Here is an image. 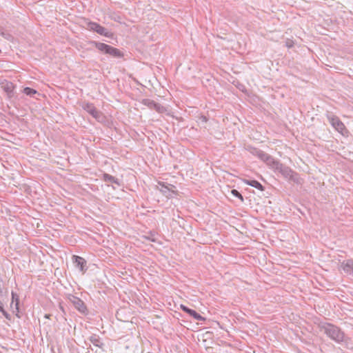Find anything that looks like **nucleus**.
Instances as JSON below:
<instances>
[{
    "label": "nucleus",
    "mask_w": 353,
    "mask_h": 353,
    "mask_svg": "<svg viewBox=\"0 0 353 353\" xmlns=\"http://www.w3.org/2000/svg\"><path fill=\"white\" fill-rule=\"evenodd\" d=\"M246 149L250 153L257 157L259 159L264 161L268 165L270 166V165L274 163V159L271 155L261 150L252 146H248Z\"/></svg>",
    "instance_id": "nucleus-4"
},
{
    "label": "nucleus",
    "mask_w": 353,
    "mask_h": 353,
    "mask_svg": "<svg viewBox=\"0 0 353 353\" xmlns=\"http://www.w3.org/2000/svg\"><path fill=\"white\" fill-rule=\"evenodd\" d=\"M72 261L75 264V266L79 268L81 272L83 273L86 272L88 269L86 268V261L83 257L73 255Z\"/></svg>",
    "instance_id": "nucleus-9"
},
{
    "label": "nucleus",
    "mask_w": 353,
    "mask_h": 353,
    "mask_svg": "<svg viewBox=\"0 0 353 353\" xmlns=\"http://www.w3.org/2000/svg\"><path fill=\"white\" fill-rule=\"evenodd\" d=\"M158 185H159L158 188L164 194H166L168 192H169L170 191V187H172V188L174 187V185H172L171 184L166 183L164 182H159Z\"/></svg>",
    "instance_id": "nucleus-15"
},
{
    "label": "nucleus",
    "mask_w": 353,
    "mask_h": 353,
    "mask_svg": "<svg viewBox=\"0 0 353 353\" xmlns=\"http://www.w3.org/2000/svg\"><path fill=\"white\" fill-rule=\"evenodd\" d=\"M319 327L321 331H323L330 339L338 343L344 341L345 333L336 325L330 323H323Z\"/></svg>",
    "instance_id": "nucleus-1"
},
{
    "label": "nucleus",
    "mask_w": 353,
    "mask_h": 353,
    "mask_svg": "<svg viewBox=\"0 0 353 353\" xmlns=\"http://www.w3.org/2000/svg\"><path fill=\"white\" fill-rule=\"evenodd\" d=\"M343 270L347 274L353 276V260L348 259L342 263Z\"/></svg>",
    "instance_id": "nucleus-12"
},
{
    "label": "nucleus",
    "mask_w": 353,
    "mask_h": 353,
    "mask_svg": "<svg viewBox=\"0 0 353 353\" xmlns=\"http://www.w3.org/2000/svg\"><path fill=\"white\" fill-rule=\"evenodd\" d=\"M91 43L104 54H109L114 58H121L123 57V53L118 48L95 41H92Z\"/></svg>",
    "instance_id": "nucleus-2"
},
{
    "label": "nucleus",
    "mask_w": 353,
    "mask_h": 353,
    "mask_svg": "<svg viewBox=\"0 0 353 353\" xmlns=\"http://www.w3.org/2000/svg\"><path fill=\"white\" fill-rule=\"evenodd\" d=\"M327 119L332 127L341 134H344V131L347 132L345 125L337 117L333 114L327 115Z\"/></svg>",
    "instance_id": "nucleus-7"
},
{
    "label": "nucleus",
    "mask_w": 353,
    "mask_h": 353,
    "mask_svg": "<svg viewBox=\"0 0 353 353\" xmlns=\"http://www.w3.org/2000/svg\"><path fill=\"white\" fill-rule=\"evenodd\" d=\"M180 307L184 312L189 314L190 316H192L195 320H197V321H205V317L202 316L200 314H199L194 310L190 309L184 305H181Z\"/></svg>",
    "instance_id": "nucleus-10"
},
{
    "label": "nucleus",
    "mask_w": 353,
    "mask_h": 353,
    "mask_svg": "<svg viewBox=\"0 0 353 353\" xmlns=\"http://www.w3.org/2000/svg\"><path fill=\"white\" fill-rule=\"evenodd\" d=\"M90 341L95 346L103 348L104 343L101 342L100 337L97 334H92L89 338Z\"/></svg>",
    "instance_id": "nucleus-14"
},
{
    "label": "nucleus",
    "mask_w": 353,
    "mask_h": 353,
    "mask_svg": "<svg viewBox=\"0 0 353 353\" xmlns=\"http://www.w3.org/2000/svg\"><path fill=\"white\" fill-rule=\"evenodd\" d=\"M252 187H254L261 191H263L265 189L263 185L256 180H252Z\"/></svg>",
    "instance_id": "nucleus-21"
},
{
    "label": "nucleus",
    "mask_w": 353,
    "mask_h": 353,
    "mask_svg": "<svg viewBox=\"0 0 353 353\" xmlns=\"http://www.w3.org/2000/svg\"><path fill=\"white\" fill-rule=\"evenodd\" d=\"M81 107L84 110H85L91 115L97 110L94 104L92 103H83Z\"/></svg>",
    "instance_id": "nucleus-16"
},
{
    "label": "nucleus",
    "mask_w": 353,
    "mask_h": 353,
    "mask_svg": "<svg viewBox=\"0 0 353 353\" xmlns=\"http://www.w3.org/2000/svg\"><path fill=\"white\" fill-rule=\"evenodd\" d=\"M201 119H202V121H205V122H206V121H207V118H206V117L203 116V117H201Z\"/></svg>",
    "instance_id": "nucleus-25"
},
{
    "label": "nucleus",
    "mask_w": 353,
    "mask_h": 353,
    "mask_svg": "<svg viewBox=\"0 0 353 353\" xmlns=\"http://www.w3.org/2000/svg\"><path fill=\"white\" fill-rule=\"evenodd\" d=\"M270 166L275 170L279 171L285 179H288L294 182H297V174H295L289 167L281 163L275 159Z\"/></svg>",
    "instance_id": "nucleus-3"
},
{
    "label": "nucleus",
    "mask_w": 353,
    "mask_h": 353,
    "mask_svg": "<svg viewBox=\"0 0 353 353\" xmlns=\"http://www.w3.org/2000/svg\"><path fill=\"white\" fill-rule=\"evenodd\" d=\"M68 299L81 314L84 315L88 314V307L81 299L73 294H68Z\"/></svg>",
    "instance_id": "nucleus-6"
},
{
    "label": "nucleus",
    "mask_w": 353,
    "mask_h": 353,
    "mask_svg": "<svg viewBox=\"0 0 353 353\" xmlns=\"http://www.w3.org/2000/svg\"><path fill=\"white\" fill-rule=\"evenodd\" d=\"M231 194H232L234 196H235V197H236V198L239 199L241 200V202H243V201H244L243 196H242V194H241V193H240L237 190H236V189H232V190H231Z\"/></svg>",
    "instance_id": "nucleus-22"
},
{
    "label": "nucleus",
    "mask_w": 353,
    "mask_h": 353,
    "mask_svg": "<svg viewBox=\"0 0 353 353\" xmlns=\"http://www.w3.org/2000/svg\"><path fill=\"white\" fill-rule=\"evenodd\" d=\"M87 29L93 32H97V34L108 37L113 38V33L109 31L107 28L101 26L99 23L93 21H89L87 23Z\"/></svg>",
    "instance_id": "nucleus-5"
},
{
    "label": "nucleus",
    "mask_w": 353,
    "mask_h": 353,
    "mask_svg": "<svg viewBox=\"0 0 353 353\" xmlns=\"http://www.w3.org/2000/svg\"><path fill=\"white\" fill-rule=\"evenodd\" d=\"M243 182H244L245 184H247V185H248L252 186V180L244 179V180H243Z\"/></svg>",
    "instance_id": "nucleus-24"
},
{
    "label": "nucleus",
    "mask_w": 353,
    "mask_h": 353,
    "mask_svg": "<svg viewBox=\"0 0 353 353\" xmlns=\"http://www.w3.org/2000/svg\"><path fill=\"white\" fill-rule=\"evenodd\" d=\"M0 312L4 316L6 319L10 320V315L4 310V308H0Z\"/></svg>",
    "instance_id": "nucleus-23"
},
{
    "label": "nucleus",
    "mask_w": 353,
    "mask_h": 353,
    "mask_svg": "<svg viewBox=\"0 0 353 353\" xmlns=\"http://www.w3.org/2000/svg\"><path fill=\"white\" fill-rule=\"evenodd\" d=\"M92 117H94L97 121L99 122H102L104 121V116L103 114L99 111L97 109L94 112L93 114H92Z\"/></svg>",
    "instance_id": "nucleus-19"
},
{
    "label": "nucleus",
    "mask_w": 353,
    "mask_h": 353,
    "mask_svg": "<svg viewBox=\"0 0 353 353\" xmlns=\"http://www.w3.org/2000/svg\"><path fill=\"white\" fill-rule=\"evenodd\" d=\"M3 90L9 96H10V94H12L13 90H14V85H13V83H11V82L7 83L3 86Z\"/></svg>",
    "instance_id": "nucleus-18"
},
{
    "label": "nucleus",
    "mask_w": 353,
    "mask_h": 353,
    "mask_svg": "<svg viewBox=\"0 0 353 353\" xmlns=\"http://www.w3.org/2000/svg\"><path fill=\"white\" fill-rule=\"evenodd\" d=\"M0 35L8 41H12L13 39L12 35L9 32L5 30L1 26H0Z\"/></svg>",
    "instance_id": "nucleus-17"
},
{
    "label": "nucleus",
    "mask_w": 353,
    "mask_h": 353,
    "mask_svg": "<svg viewBox=\"0 0 353 353\" xmlns=\"http://www.w3.org/2000/svg\"><path fill=\"white\" fill-rule=\"evenodd\" d=\"M141 103L148 107L150 109L154 110L159 113H161L165 110V108L163 105L149 99H143L141 101Z\"/></svg>",
    "instance_id": "nucleus-8"
},
{
    "label": "nucleus",
    "mask_w": 353,
    "mask_h": 353,
    "mask_svg": "<svg viewBox=\"0 0 353 353\" xmlns=\"http://www.w3.org/2000/svg\"><path fill=\"white\" fill-rule=\"evenodd\" d=\"M103 180L105 181V182H110V183H114V184H117V185L120 186L121 185V182H120V180L118 179L117 178L109 174H107V173H104L103 174Z\"/></svg>",
    "instance_id": "nucleus-13"
},
{
    "label": "nucleus",
    "mask_w": 353,
    "mask_h": 353,
    "mask_svg": "<svg viewBox=\"0 0 353 353\" xmlns=\"http://www.w3.org/2000/svg\"><path fill=\"white\" fill-rule=\"evenodd\" d=\"M23 92L30 97H34V94H38L36 90L29 87L24 88Z\"/></svg>",
    "instance_id": "nucleus-20"
},
{
    "label": "nucleus",
    "mask_w": 353,
    "mask_h": 353,
    "mask_svg": "<svg viewBox=\"0 0 353 353\" xmlns=\"http://www.w3.org/2000/svg\"><path fill=\"white\" fill-rule=\"evenodd\" d=\"M11 295H12V302L10 303V306L12 307V305L14 304V307H15V312H16V316L18 317V318H21V316L19 314V295L12 291L11 292Z\"/></svg>",
    "instance_id": "nucleus-11"
}]
</instances>
